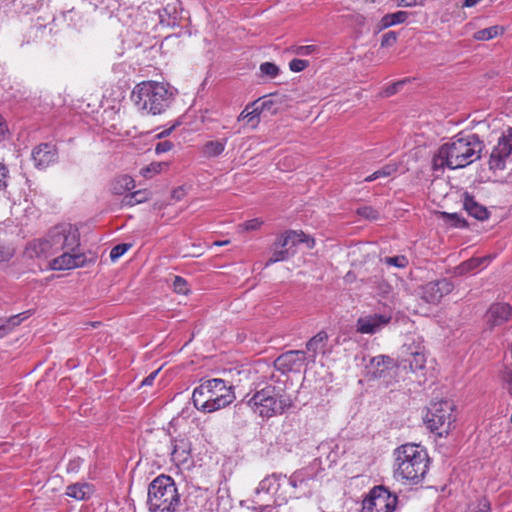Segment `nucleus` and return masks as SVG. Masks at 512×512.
I'll use <instances>...</instances> for the list:
<instances>
[{
    "label": "nucleus",
    "mask_w": 512,
    "mask_h": 512,
    "mask_svg": "<svg viewBox=\"0 0 512 512\" xmlns=\"http://www.w3.org/2000/svg\"><path fill=\"white\" fill-rule=\"evenodd\" d=\"M183 446H184L183 441H180V444H175L173 451H172V456L173 457L183 456L185 453V448Z\"/></svg>",
    "instance_id": "53"
},
{
    "label": "nucleus",
    "mask_w": 512,
    "mask_h": 512,
    "mask_svg": "<svg viewBox=\"0 0 512 512\" xmlns=\"http://www.w3.org/2000/svg\"><path fill=\"white\" fill-rule=\"evenodd\" d=\"M463 206L467 213L477 220L483 221L489 217L487 208L477 203L474 198L467 193L465 194Z\"/></svg>",
    "instance_id": "22"
},
{
    "label": "nucleus",
    "mask_w": 512,
    "mask_h": 512,
    "mask_svg": "<svg viewBox=\"0 0 512 512\" xmlns=\"http://www.w3.org/2000/svg\"><path fill=\"white\" fill-rule=\"evenodd\" d=\"M283 480L282 476H278L276 474H273L271 476L265 477L258 485V487L255 490V493L257 495H260V493H270L272 491H275L276 499L275 502H278V505H281L282 503L287 502V496H282L278 493L280 486L282 485L281 481Z\"/></svg>",
    "instance_id": "21"
},
{
    "label": "nucleus",
    "mask_w": 512,
    "mask_h": 512,
    "mask_svg": "<svg viewBox=\"0 0 512 512\" xmlns=\"http://www.w3.org/2000/svg\"><path fill=\"white\" fill-rule=\"evenodd\" d=\"M391 317L385 314H372L360 317L356 323V331L361 334H375L388 324Z\"/></svg>",
    "instance_id": "19"
},
{
    "label": "nucleus",
    "mask_w": 512,
    "mask_h": 512,
    "mask_svg": "<svg viewBox=\"0 0 512 512\" xmlns=\"http://www.w3.org/2000/svg\"><path fill=\"white\" fill-rule=\"evenodd\" d=\"M168 167L166 162H152L141 169V175L145 178H152Z\"/></svg>",
    "instance_id": "30"
},
{
    "label": "nucleus",
    "mask_w": 512,
    "mask_h": 512,
    "mask_svg": "<svg viewBox=\"0 0 512 512\" xmlns=\"http://www.w3.org/2000/svg\"><path fill=\"white\" fill-rule=\"evenodd\" d=\"M489 328L503 327L512 322V306L507 303H493L485 314Z\"/></svg>",
    "instance_id": "15"
},
{
    "label": "nucleus",
    "mask_w": 512,
    "mask_h": 512,
    "mask_svg": "<svg viewBox=\"0 0 512 512\" xmlns=\"http://www.w3.org/2000/svg\"><path fill=\"white\" fill-rule=\"evenodd\" d=\"M394 477L403 483L418 484L429 468V457L425 449L416 444H404L395 452Z\"/></svg>",
    "instance_id": "3"
},
{
    "label": "nucleus",
    "mask_w": 512,
    "mask_h": 512,
    "mask_svg": "<svg viewBox=\"0 0 512 512\" xmlns=\"http://www.w3.org/2000/svg\"><path fill=\"white\" fill-rule=\"evenodd\" d=\"M397 33L395 31H389L382 36L381 47L388 48L395 45L397 41Z\"/></svg>",
    "instance_id": "42"
},
{
    "label": "nucleus",
    "mask_w": 512,
    "mask_h": 512,
    "mask_svg": "<svg viewBox=\"0 0 512 512\" xmlns=\"http://www.w3.org/2000/svg\"><path fill=\"white\" fill-rule=\"evenodd\" d=\"M263 224V221L260 220L259 218H255V219H251V220H248L246 221L243 226H244V229L247 230V231H252V230H257L259 229Z\"/></svg>",
    "instance_id": "46"
},
{
    "label": "nucleus",
    "mask_w": 512,
    "mask_h": 512,
    "mask_svg": "<svg viewBox=\"0 0 512 512\" xmlns=\"http://www.w3.org/2000/svg\"><path fill=\"white\" fill-rule=\"evenodd\" d=\"M6 132H7V125L3 121V118L0 116V140L4 137Z\"/></svg>",
    "instance_id": "58"
},
{
    "label": "nucleus",
    "mask_w": 512,
    "mask_h": 512,
    "mask_svg": "<svg viewBox=\"0 0 512 512\" xmlns=\"http://www.w3.org/2000/svg\"><path fill=\"white\" fill-rule=\"evenodd\" d=\"M306 352L303 350H290L278 356L274 362L275 367L283 373L299 371L305 364Z\"/></svg>",
    "instance_id": "16"
},
{
    "label": "nucleus",
    "mask_w": 512,
    "mask_h": 512,
    "mask_svg": "<svg viewBox=\"0 0 512 512\" xmlns=\"http://www.w3.org/2000/svg\"><path fill=\"white\" fill-rule=\"evenodd\" d=\"M408 15L409 14L406 11H397L395 13L386 14L381 18L378 24V30L381 31L396 24L404 23L407 20Z\"/></svg>",
    "instance_id": "26"
},
{
    "label": "nucleus",
    "mask_w": 512,
    "mask_h": 512,
    "mask_svg": "<svg viewBox=\"0 0 512 512\" xmlns=\"http://www.w3.org/2000/svg\"><path fill=\"white\" fill-rule=\"evenodd\" d=\"M27 312L13 315L9 318H0V338L11 332L16 326L27 318Z\"/></svg>",
    "instance_id": "27"
},
{
    "label": "nucleus",
    "mask_w": 512,
    "mask_h": 512,
    "mask_svg": "<svg viewBox=\"0 0 512 512\" xmlns=\"http://www.w3.org/2000/svg\"><path fill=\"white\" fill-rule=\"evenodd\" d=\"M173 147H174V144L171 141L165 140L162 142H158L156 144L155 152H156V154L166 153V152L170 151Z\"/></svg>",
    "instance_id": "45"
},
{
    "label": "nucleus",
    "mask_w": 512,
    "mask_h": 512,
    "mask_svg": "<svg viewBox=\"0 0 512 512\" xmlns=\"http://www.w3.org/2000/svg\"><path fill=\"white\" fill-rule=\"evenodd\" d=\"M512 152V128L509 127L498 139L497 145L493 148L489 157V168L491 170H503Z\"/></svg>",
    "instance_id": "11"
},
{
    "label": "nucleus",
    "mask_w": 512,
    "mask_h": 512,
    "mask_svg": "<svg viewBox=\"0 0 512 512\" xmlns=\"http://www.w3.org/2000/svg\"><path fill=\"white\" fill-rule=\"evenodd\" d=\"M455 420L454 405L448 400L432 402L424 417L427 428L440 437L448 435Z\"/></svg>",
    "instance_id": "8"
},
{
    "label": "nucleus",
    "mask_w": 512,
    "mask_h": 512,
    "mask_svg": "<svg viewBox=\"0 0 512 512\" xmlns=\"http://www.w3.org/2000/svg\"><path fill=\"white\" fill-rule=\"evenodd\" d=\"M425 0H398L400 7H413L416 5H423Z\"/></svg>",
    "instance_id": "50"
},
{
    "label": "nucleus",
    "mask_w": 512,
    "mask_h": 512,
    "mask_svg": "<svg viewBox=\"0 0 512 512\" xmlns=\"http://www.w3.org/2000/svg\"><path fill=\"white\" fill-rule=\"evenodd\" d=\"M130 247H131V244H127V243H122V244H118V245L114 246L111 249L110 258L113 261L117 260L122 255H124L129 250Z\"/></svg>",
    "instance_id": "40"
},
{
    "label": "nucleus",
    "mask_w": 512,
    "mask_h": 512,
    "mask_svg": "<svg viewBox=\"0 0 512 512\" xmlns=\"http://www.w3.org/2000/svg\"><path fill=\"white\" fill-rule=\"evenodd\" d=\"M356 213L358 216L368 220H376L379 218L378 210L374 209L371 206L359 207L357 208Z\"/></svg>",
    "instance_id": "35"
},
{
    "label": "nucleus",
    "mask_w": 512,
    "mask_h": 512,
    "mask_svg": "<svg viewBox=\"0 0 512 512\" xmlns=\"http://www.w3.org/2000/svg\"><path fill=\"white\" fill-rule=\"evenodd\" d=\"M175 129V125L171 126L170 128L168 129H165L163 130L162 132H160L159 134L156 135V137L158 139H161V138H164V137H167L171 134V132Z\"/></svg>",
    "instance_id": "57"
},
{
    "label": "nucleus",
    "mask_w": 512,
    "mask_h": 512,
    "mask_svg": "<svg viewBox=\"0 0 512 512\" xmlns=\"http://www.w3.org/2000/svg\"><path fill=\"white\" fill-rule=\"evenodd\" d=\"M261 76H266L270 79L275 78L279 74V68L272 62H264L259 67Z\"/></svg>",
    "instance_id": "32"
},
{
    "label": "nucleus",
    "mask_w": 512,
    "mask_h": 512,
    "mask_svg": "<svg viewBox=\"0 0 512 512\" xmlns=\"http://www.w3.org/2000/svg\"><path fill=\"white\" fill-rule=\"evenodd\" d=\"M32 159L38 169H45L58 159V151L54 144L41 143L32 150Z\"/></svg>",
    "instance_id": "17"
},
{
    "label": "nucleus",
    "mask_w": 512,
    "mask_h": 512,
    "mask_svg": "<svg viewBox=\"0 0 512 512\" xmlns=\"http://www.w3.org/2000/svg\"><path fill=\"white\" fill-rule=\"evenodd\" d=\"M404 84L403 81L395 82L389 85L383 92V95L386 97L392 96L398 92L399 88Z\"/></svg>",
    "instance_id": "48"
},
{
    "label": "nucleus",
    "mask_w": 512,
    "mask_h": 512,
    "mask_svg": "<svg viewBox=\"0 0 512 512\" xmlns=\"http://www.w3.org/2000/svg\"><path fill=\"white\" fill-rule=\"evenodd\" d=\"M395 367V361L386 355L372 357L366 365L367 373L374 379L384 377L386 372Z\"/></svg>",
    "instance_id": "20"
},
{
    "label": "nucleus",
    "mask_w": 512,
    "mask_h": 512,
    "mask_svg": "<svg viewBox=\"0 0 512 512\" xmlns=\"http://www.w3.org/2000/svg\"><path fill=\"white\" fill-rule=\"evenodd\" d=\"M94 492L89 483H74L67 487L66 494L76 500H87Z\"/></svg>",
    "instance_id": "23"
},
{
    "label": "nucleus",
    "mask_w": 512,
    "mask_h": 512,
    "mask_svg": "<svg viewBox=\"0 0 512 512\" xmlns=\"http://www.w3.org/2000/svg\"><path fill=\"white\" fill-rule=\"evenodd\" d=\"M398 504V496L384 485L373 487L363 500L362 512H393Z\"/></svg>",
    "instance_id": "10"
},
{
    "label": "nucleus",
    "mask_w": 512,
    "mask_h": 512,
    "mask_svg": "<svg viewBox=\"0 0 512 512\" xmlns=\"http://www.w3.org/2000/svg\"><path fill=\"white\" fill-rule=\"evenodd\" d=\"M484 148L485 144L477 134L460 132L440 146L433 157V169L464 168L480 159Z\"/></svg>",
    "instance_id": "1"
},
{
    "label": "nucleus",
    "mask_w": 512,
    "mask_h": 512,
    "mask_svg": "<svg viewBox=\"0 0 512 512\" xmlns=\"http://www.w3.org/2000/svg\"><path fill=\"white\" fill-rule=\"evenodd\" d=\"M327 341L328 334L325 331H320L306 343V349L308 352L312 353L311 358L313 361L318 352L324 351Z\"/></svg>",
    "instance_id": "24"
},
{
    "label": "nucleus",
    "mask_w": 512,
    "mask_h": 512,
    "mask_svg": "<svg viewBox=\"0 0 512 512\" xmlns=\"http://www.w3.org/2000/svg\"><path fill=\"white\" fill-rule=\"evenodd\" d=\"M79 245L78 229L70 223H61L52 227L44 238L29 242L27 252L31 257H48L64 249L76 250Z\"/></svg>",
    "instance_id": "2"
},
{
    "label": "nucleus",
    "mask_w": 512,
    "mask_h": 512,
    "mask_svg": "<svg viewBox=\"0 0 512 512\" xmlns=\"http://www.w3.org/2000/svg\"><path fill=\"white\" fill-rule=\"evenodd\" d=\"M289 51L299 56H307L317 52L318 47L316 45L292 46Z\"/></svg>",
    "instance_id": "36"
},
{
    "label": "nucleus",
    "mask_w": 512,
    "mask_h": 512,
    "mask_svg": "<svg viewBox=\"0 0 512 512\" xmlns=\"http://www.w3.org/2000/svg\"><path fill=\"white\" fill-rule=\"evenodd\" d=\"M174 96L175 90L168 83L143 81L134 87L131 98L139 110L160 115L170 107Z\"/></svg>",
    "instance_id": "5"
},
{
    "label": "nucleus",
    "mask_w": 512,
    "mask_h": 512,
    "mask_svg": "<svg viewBox=\"0 0 512 512\" xmlns=\"http://www.w3.org/2000/svg\"><path fill=\"white\" fill-rule=\"evenodd\" d=\"M487 260H488L487 257L471 258L470 260L463 262L461 264V270L465 271V272L473 271V270L479 268Z\"/></svg>",
    "instance_id": "34"
},
{
    "label": "nucleus",
    "mask_w": 512,
    "mask_h": 512,
    "mask_svg": "<svg viewBox=\"0 0 512 512\" xmlns=\"http://www.w3.org/2000/svg\"><path fill=\"white\" fill-rule=\"evenodd\" d=\"M160 369L155 370L151 374H149L147 377L143 379L141 382L142 386H151L153 384L154 379L156 378L157 374L159 373Z\"/></svg>",
    "instance_id": "52"
},
{
    "label": "nucleus",
    "mask_w": 512,
    "mask_h": 512,
    "mask_svg": "<svg viewBox=\"0 0 512 512\" xmlns=\"http://www.w3.org/2000/svg\"><path fill=\"white\" fill-rule=\"evenodd\" d=\"M378 179V176H377V173L376 171L374 173H372L371 175L367 176L365 178V182H372L374 180Z\"/></svg>",
    "instance_id": "60"
},
{
    "label": "nucleus",
    "mask_w": 512,
    "mask_h": 512,
    "mask_svg": "<svg viewBox=\"0 0 512 512\" xmlns=\"http://www.w3.org/2000/svg\"><path fill=\"white\" fill-rule=\"evenodd\" d=\"M76 250H62V254L54 258L51 262V268L54 270H69L81 267L86 262V256L83 253H76Z\"/></svg>",
    "instance_id": "18"
},
{
    "label": "nucleus",
    "mask_w": 512,
    "mask_h": 512,
    "mask_svg": "<svg viewBox=\"0 0 512 512\" xmlns=\"http://www.w3.org/2000/svg\"><path fill=\"white\" fill-rule=\"evenodd\" d=\"M397 171V166L395 164H387L383 166L381 169L377 170L378 178L388 177Z\"/></svg>",
    "instance_id": "44"
},
{
    "label": "nucleus",
    "mask_w": 512,
    "mask_h": 512,
    "mask_svg": "<svg viewBox=\"0 0 512 512\" xmlns=\"http://www.w3.org/2000/svg\"><path fill=\"white\" fill-rule=\"evenodd\" d=\"M309 66V61L303 59H292L289 62V68L292 72H301Z\"/></svg>",
    "instance_id": "43"
},
{
    "label": "nucleus",
    "mask_w": 512,
    "mask_h": 512,
    "mask_svg": "<svg viewBox=\"0 0 512 512\" xmlns=\"http://www.w3.org/2000/svg\"><path fill=\"white\" fill-rule=\"evenodd\" d=\"M440 216L445 223L450 224L453 227L463 228L468 225L467 221L458 213L440 212Z\"/></svg>",
    "instance_id": "29"
},
{
    "label": "nucleus",
    "mask_w": 512,
    "mask_h": 512,
    "mask_svg": "<svg viewBox=\"0 0 512 512\" xmlns=\"http://www.w3.org/2000/svg\"><path fill=\"white\" fill-rule=\"evenodd\" d=\"M453 290V284L450 280L443 278L431 281L422 287V299L427 303L437 304L440 300Z\"/></svg>",
    "instance_id": "14"
},
{
    "label": "nucleus",
    "mask_w": 512,
    "mask_h": 512,
    "mask_svg": "<svg viewBox=\"0 0 512 512\" xmlns=\"http://www.w3.org/2000/svg\"><path fill=\"white\" fill-rule=\"evenodd\" d=\"M183 194H184V190L182 188L175 189L172 192V198H174L175 200L178 201L182 198Z\"/></svg>",
    "instance_id": "59"
},
{
    "label": "nucleus",
    "mask_w": 512,
    "mask_h": 512,
    "mask_svg": "<svg viewBox=\"0 0 512 512\" xmlns=\"http://www.w3.org/2000/svg\"><path fill=\"white\" fill-rule=\"evenodd\" d=\"M173 289L176 293L178 294H187L189 292V288H188V283L187 281L180 277V276H175L174 277V280H173Z\"/></svg>",
    "instance_id": "38"
},
{
    "label": "nucleus",
    "mask_w": 512,
    "mask_h": 512,
    "mask_svg": "<svg viewBox=\"0 0 512 512\" xmlns=\"http://www.w3.org/2000/svg\"><path fill=\"white\" fill-rule=\"evenodd\" d=\"M225 149V142L209 141L204 146V153L208 157H216Z\"/></svg>",
    "instance_id": "31"
},
{
    "label": "nucleus",
    "mask_w": 512,
    "mask_h": 512,
    "mask_svg": "<svg viewBox=\"0 0 512 512\" xmlns=\"http://www.w3.org/2000/svg\"><path fill=\"white\" fill-rule=\"evenodd\" d=\"M502 387L512 397V369H505L501 373Z\"/></svg>",
    "instance_id": "37"
},
{
    "label": "nucleus",
    "mask_w": 512,
    "mask_h": 512,
    "mask_svg": "<svg viewBox=\"0 0 512 512\" xmlns=\"http://www.w3.org/2000/svg\"><path fill=\"white\" fill-rule=\"evenodd\" d=\"M273 104H274V101L271 100V99L264 100L261 103V108L259 109V111L262 112V111H265V110H270Z\"/></svg>",
    "instance_id": "56"
},
{
    "label": "nucleus",
    "mask_w": 512,
    "mask_h": 512,
    "mask_svg": "<svg viewBox=\"0 0 512 512\" xmlns=\"http://www.w3.org/2000/svg\"><path fill=\"white\" fill-rule=\"evenodd\" d=\"M177 3H178V0H172V3H169L167 5V7L164 8L165 13L168 14L169 16H173L174 18H176V14H177L176 4Z\"/></svg>",
    "instance_id": "51"
},
{
    "label": "nucleus",
    "mask_w": 512,
    "mask_h": 512,
    "mask_svg": "<svg viewBox=\"0 0 512 512\" xmlns=\"http://www.w3.org/2000/svg\"><path fill=\"white\" fill-rule=\"evenodd\" d=\"M143 198H131V195L128 194L124 197L123 203L128 206H134L136 204L142 203Z\"/></svg>",
    "instance_id": "54"
},
{
    "label": "nucleus",
    "mask_w": 512,
    "mask_h": 512,
    "mask_svg": "<svg viewBox=\"0 0 512 512\" xmlns=\"http://www.w3.org/2000/svg\"><path fill=\"white\" fill-rule=\"evenodd\" d=\"M243 402L262 418L282 415L293 405V400L287 394L285 384L282 382L266 384L257 389L251 397L246 395Z\"/></svg>",
    "instance_id": "4"
},
{
    "label": "nucleus",
    "mask_w": 512,
    "mask_h": 512,
    "mask_svg": "<svg viewBox=\"0 0 512 512\" xmlns=\"http://www.w3.org/2000/svg\"><path fill=\"white\" fill-rule=\"evenodd\" d=\"M467 512H491L490 502L486 498H481L471 503Z\"/></svg>",
    "instance_id": "33"
},
{
    "label": "nucleus",
    "mask_w": 512,
    "mask_h": 512,
    "mask_svg": "<svg viewBox=\"0 0 512 512\" xmlns=\"http://www.w3.org/2000/svg\"><path fill=\"white\" fill-rule=\"evenodd\" d=\"M384 262L387 265H392L398 268H404L408 265V259L405 256L386 257Z\"/></svg>",
    "instance_id": "41"
},
{
    "label": "nucleus",
    "mask_w": 512,
    "mask_h": 512,
    "mask_svg": "<svg viewBox=\"0 0 512 512\" xmlns=\"http://www.w3.org/2000/svg\"><path fill=\"white\" fill-rule=\"evenodd\" d=\"M135 186L134 179L128 175H121L116 177L111 183V192L115 195H122L125 192L133 189Z\"/></svg>",
    "instance_id": "25"
},
{
    "label": "nucleus",
    "mask_w": 512,
    "mask_h": 512,
    "mask_svg": "<svg viewBox=\"0 0 512 512\" xmlns=\"http://www.w3.org/2000/svg\"><path fill=\"white\" fill-rule=\"evenodd\" d=\"M312 480V474H310L306 469L295 471L289 478L283 476V481L286 482L291 489L287 499L310 496L312 494Z\"/></svg>",
    "instance_id": "12"
},
{
    "label": "nucleus",
    "mask_w": 512,
    "mask_h": 512,
    "mask_svg": "<svg viewBox=\"0 0 512 512\" xmlns=\"http://www.w3.org/2000/svg\"><path fill=\"white\" fill-rule=\"evenodd\" d=\"M180 504L177 487L170 476L160 475L148 486L149 512H175Z\"/></svg>",
    "instance_id": "7"
},
{
    "label": "nucleus",
    "mask_w": 512,
    "mask_h": 512,
    "mask_svg": "<svg viewBox=\"0 0 512 512\" xmlns=\"http://www.w3.org/2000/svg\"><path fill=\"white\" fill-rule=\"evenodd\" d=\"M235 399L232 386L223 379L203 381L193 391L192 400L197 410L212 413L231 404Z\"/></svg>",
    "instance_id": "6"
},
{
    "label": "nucleus",
    "mask_w": 512,
    "mask_h": 512,
    "mask_svg": "<svg viewBox=\"0 0 512 512\" xmlns=\"http://www.w3.org/2000/svg\"><path fill=\"white\" fill-rule=\"evenodd\" d=\"M227 243H228V241H216L214 244L221 246V245H225Z\"/></svg>",
    "instance_id": "61"
},
{
    "label": "nucleus",
    "mask_w": 512,
    "mask_h": 512,
    "mask_svg": "<svg viewBox=\"0 0 512 512\" xmlns=\"http://www.w3.org/2000/svg\"><path fill=\"white\" fill-rule=\"evenodd\" d=\"M424 346L420 337L411 336L407 338V342L403 345V354L405 362L409 363L412 372H416L425 367L426 356L424 354Z\"/></svg>",
    "instance_id": "13"
},
{
    "label": "nucleus",
    "mask_w": 512,
    "mask_h": 512,
    "mask_svg": "<svg viewBox=\"0 0 512 512\" xmlns=\"http://www.w3.org/2000/svg\"><path fill=\"white\" fill-rule=\"evenodd\" d=\"M13 256V251L0 245V262L8 261Z\"/></svg>",
    "instance_id": "49"
},
{
    "label": "nucleus",
    "mask_w": 512,
    "mask_h": 512,
    "mask_svg": "<svg viewBox=\"0 0 512 512\" xmlns=\"http://www.w3.org/2000/svg\"><path fill=\"white\" fill-rule=\"evenodd\" d=\"M8 169L0 163V191L5 190L7 186Z\"/></svg>",
    "instance_id": "47"
},
{
    "label": "nucleus",
    "mask_w": 512,
    "mask_h": 512,
    "mask_svg": "<svg viewBox=\"0 0 512 512\" xmlns=\"http://www.w3.org/2000/svg\"><path fill=\"white\" fill-rule=\"evenodd\" d=\"M131 198H143V202L148 200L149 198V192L146 190H138L133 193H130Z\"/></svg>",
    "instance_id": "55"
},
{
    "label": "nucleus",
    "mask_w": 512,
    "mask_h": 512,
    "mask_svg": "<svg viewBox=\"0 0 512 512\" xmlns=\"http://www.w3.org/2000/svg\"><path fill=\"white\" fill-rule=\"evenodd\" d=\"M505 32V27L501 25H494L488 28H484L478 30L474 33L473 39L477 41H488L494 39L498 36L503 35Z\"/></svg>",
    "instance_id": "28"
},
{
    "label": "nucleus",
    "mask_w": 512,
    "mask_h": 512,
    "mask_svg": "<svg viewBox=\"0 0 512 512\" xmlns=\"http://www.w3.org/2000/svg\"><path fill=\"white\" fill-rule=\"evenodd\" d=\"M299 243H306L307 247L314 246V239L310 238L303 232L286 231L280 235L271 247L272 255L266 262L265 267L280 261H286L296 253V246Z\"/></svg>",
    "instance_id": "9"
},
{
    "label": "nucleus",
    "mask_w": 512,
    "mask_h": 512,
    "mask_svg": "<svg viewBox=\"0 0 512 512\" xmlns=\"http://www.w3.org/2000/svg\"><path fill=\"white\" fill-rule=\"evenodd\" d=\"M248 106L239 114L237 120L238 121H244L246 120L248 123L252 122L253 120L257 119L261 113L259 111V108H255L252 111H248Z\"/></svg>",
    "instance_id": "39"
}]
</instances>
